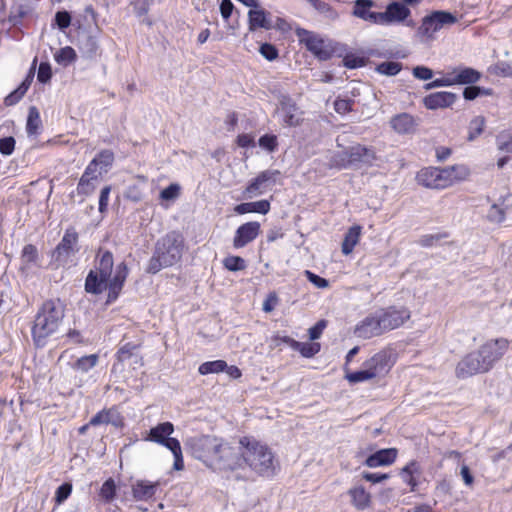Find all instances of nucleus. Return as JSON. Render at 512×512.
<instances>
[{
  "instance_id": "45",
  "label": "nucleus",
  "mask_w": 512,
  "mask_h": 512,
  "mask_svg": "<svg viewBox=\"0 0 512 512\" xmlns=\"http://www.w3.org/2000/svg\"><path fill=\"white\" fill-rule=\"evenodd\" d=\"M348 152L347 150L341 151L331 158V165L336 168H346L351 165V160L347 156Z\"/></svg>"
},
{
  "instance_id": "14",
  "label": "nucleus",
  "mask_w": 512,
  "mask_h": 512,
  "mask_svg": "<svg viewBox=\"0 0 512 512\" xmlns=\"http://www.w3.org/2000/svg\"><path fill=\"white\" fill-rule=\"evenodd\" d=\"M302 37L307 49L312 52L320 60H328L332 56V49L316 34L303 30L302 33L298 32Z\"/></svg>"
},
{
  "instance_id": "26",
  "label": "nucleus",
  "mask_w": 512,
  "mask_h": 512,
  "mask_svg": "<svg viewBox=\"0 0 512 512\" xmlns=\"http://www.w3.org/2000/svg\"><path fill=\"white\" fill-rule=\"evenodd\" d=\"M158 489V482L138 480L132 486L133 497L138 501H147L154 497Z\"/></svg>"
},
{
  "instance_id": "48",
  "label": "nucleus",
  "mask_w": 512,
  "mask_h": 512,
  "mask_svg": "<svg viewBox=\"0 0 512 512\" xmlns=\"http://www.w3.org/2000/svg\"><path fill=\"white\" fill-rule=\"evenodd\" d=\"M278 145L277 137L275 135L265 134L259 139V146L269 152L276 150Z\"/></svg>"
},
{
  "instance_id": "42",
  "label": "nucleus",
  "mask_w": 512,
  "mask_h": 512,
  "mask_svg": "<svg viewBox=\"0 0 512 512\" xmlns=\"http://www.w3.org/2000/svg\"><path fill=\"white\" fill-rule=\"evenodd\" d=\"M116 495V485L112 478L107 479L101 486L100 497L106 502H110Z\"/></svg>"
},
{
  "instance_id": "34",
  "label": "nucleus",
  "mask_w": 512,
  "mask_h": 512,
  "mask_svg": "<svg viewBox=\"0 0 512 512\" xmlns=\"http://www.w3.org/2000/svg\"><path fill=\"white\" fill-rule=\"evenodd\" d=\"M420 472V466L416 461H411L402 468L401 474L403 479L410 486L412 492L416 490L418 485L415 475H419Z\"/></svg>"
},
{
  "instance_id": "36",
  "label": "nucleus",
  "mask_w": 512,
  "mask_h": 512,
  "mask_svg": "<svg viewBox=\"0 0 512 512\" xmlns=\"http://www.w3.org/2000/svg\"><path fill=\"white\" fill-rule=\"evenodd\" d=\"M226 368L227 363L224 360H214L202 363L198 368V372L201 375H208L223 372Z\"/></svg>"
},
{
  "instance_id": "9",
  "label": "nucleus",
  "mask_w": 512,
  "mask_h": 512,
  "mask_svg": "<svg viewBox=\"0 0 512 512\" xmlns=\"http://www.w3.org/2000/svg\"><path fill=\"white\" fill-rule=\"evenodd\" d=\"M377 312L385 333L401 327L411 317L410 310L406 307L390 306Z\"/></svg>"
},
{
  "instance_id": "60",
  "label": "nucleus",
  "mask_w": 512,
  "mask_h": 512,
  "mask_svg": "<svg viewBox=\"0 0 512 512\" xmlns=\"http://www.w3.org/2000/svg\"><path fill=\"white\" fill-rule=\"evenodd\" d=\"M412 73L414 77L420 80H430L433 77V71L425 66H416Z\"/></svg>"
},
{
  "instance_id": "52",
  "label": "nucleus",
  "mask_w": 512,
  "mask_h": 512,
  "mask_svg": "<svg viewBox=\"0 0 512 512\" xmlns=\"http://www.w3.org/2000/svg\"><path fill=\"white\" fill-rule=\"evenodd\" d=\"M498 149L503 152L512 153V135L500 134L497 136Z\"/></svg>"
},
{
  "instance_id": "32",
  "label": "nucleus",
  "mask_w": 512,
  "mask_h": 512,
  "mask_svg": "<svg viewBox=\"0 0 512 512\" xmlns=\"http://www.w3.org/2000/svg\"><path fill=\"white\" fill-rule=\"evenodd\" d=\"M391 126L396 132L405 134L413 131L415 123L411 115L403 113L391 119Z\"/></svg>"
},
{
  "instance_id": "49",
  "label": "nucleus",
  "mask_w": 512,
  "mask_h": 512,
  "mask_svg": "<svg viewBox=\"0 0 512 512\" xmlns=\"http://www.w3.org/2000/svg\"><path fill=\"white\" fill-rule=\"evenodd\" d=\"M452 86L448 70L443 73L441 78H437L432 82L426 84L425 89L430 90L437 87H450Z\"/></svg>"
},
{
  "instance_id": "37",
  "label": "nucleus",
  "mask_w": 512,
  "mask_h": 512,
  "mask_svg": "<svg viewBox=\"0 0 512 512\" xmlns=\"http://www.w3.org/2000/svg\"><path fill=\"white\" fill-rule=\"evenodd\" d=\"M55 61L62 65V66H68L72 62H74L77 58L75 50L70 47L66 46L64 48H61L58 50L54 55Z\"/></svg>"
},
{
  "instance_id": "22",
  "label": "nucleus",
  "mask_w": 512,
  "mask_h": 512,
  "mask_svg": "<svg viewBox=\"0 0 512 512\" xmlns=\"http://www.w3.org/2000/svg\"><path fill=\"white\" fill-rule=\"evenodd\" d=\"M92 426L111 424L116 428L124 425L123 417L116 408L103 409L90 419Z\"/></svg>"
},
{
  "instance_id": "53",
  "label": "nucleus",
  "mask_w": 512,
  "mask_h": 512,
  "mask_svg": "<svg viewBox=\"0 0 512 512\" xmlns=\"http://www.w3.org/2000/svg\"><path fill=\"white\" fill-rule=\"evenodd\" d=\"M354 101L351 99H337L334 102V109L339 114H346L352 110Z\"/></svg>"
},
{
  "instance_id": "30",
  "label": "nucleus",
  "mask_w": 512,
  "mask_h": 512,
  "mask_svg": "<svg viewBox=\"0 0 512 512\" xmlns=\"http://www.w3.org/2000/svg\"><path fill=\"white\" fill-rule=\"evenodd\" d=\"M234 211L239 215L247 213H260L265 215L270 211V203L268 200L241 203L235 206Z\"/></svg>"
},
{
  "instance_id": "54",
  "label": "nucleus",
  "mask_w": 512,
  "mask_h": 512,
  "mask_svg": "<svg viewBox=\"0 0 512 512\" xmlns=\"http://www.w3.org/2000/svg\"><path fill=\"white\" fill-rule=\"evenodd\" d=\"M55 23L60 30H64L70 26L71 16L67 11H58L55 15Z\"/></svg>"
},
{
  "instance_id": "16",
  "label": "nucleus",
  "mask_w": 512,
  "mask_h": 512,
  "mask_svg": "<svg viewBox=\"0 0 512 512\" xmlns=\"http://www.w3.org/2000/svg\"><path fill=\"white\" fill-rule=\"evenodd\" d=\"M260 233V223L256 221L247 222L239 226L233 238V246L236 249L243 248L254 241Z\"/></svg>"
},
{
  "instance_id": "13",
  "label": "nucleus",
  "mask_w": 512,
  "mask_h": 512,
  "mask_svg": "<svg viewBox=\"0 0 512 512\" xmlns=\"http://www.w3.org/2000/svg\"><path fill=\"white\" fill-rule=\"evenodd\" d=\"M373 379L385 376L392 367L391 357L387 351H379L362 364Z\"/></svg>"
},
{
  "instance_id": "46",
  "label": "nucleus",
  "mask_w": 512,
  "mask_h": 512,
  "mask_svg": "<svg viewBox=\"0 0 512 512\" xmlns=\"http://www.w3.org/2000/svg\"><path fill=\"white\" fill-rule=\"evenodd\" d=\"M344 66L349 69L363 67L366 63L365 58L353 53L347 54L343 59Z\"/></svg>"
},
{
  "instance_id": "27",
  "label": "nucleus",
  "mask_w": 512,
  "mask_h": 512,
  "mask_svg": "<svg viewBox=\"0 0 512 512\" xmlns=\"http://www.w3.org/2000/svg\"><path fill=\"white\" fill-rule=\"evenodd\" d=\"M99 174L91 171V168L85 169L84 173L79 179L77 185V193L79 195L88 196L91 195L96 189L95 182L98 180Z\"/></svg>"
},
{
  "instance_id": "28",
  "label": "nucleus",
  "mask_w": 512,
  "mask_h": 512,
  "mask_svg": "<svg viewBox=\"0 0 512 512\" xmlns=\"http://www.w3.org/2000/svg\"><path fill=\"white\" fill-rule=\"evenodd\" d=\"M20 260V269L22 271H28L34 267H38L40 258L37 248L32 244L25 245L22 249Z\"/></svg>"
},
{
  "instance_id": "33",
  "label": "nucleus",
  "mask_w": 512,
  "mask_h": 512,
  "mask_svg": "<svg viewBox=\"0 0 512 512\" xmlns=\"http://www.w3.org/2000/svg\"><path fill=\"white\" fill-rule=\"evenodd\" d=\"M138 345L133 343H126L122 345L117 352V359L120 362H125L129 359H134V363L143 365L142 357L136 353Z\"/></svg>"
},
{
  "instance_id": "44",
  "label": "nucleus",
  "mask_w": 512,
  "mask_h": 512,
  "mask_svg": "<svg viewBox=\"0 0 512 512\" xmlns=\"http://www.w3.org/2000/svg\"><path fill=\"white\" fill-rule=\"evenodd\" d=\"M372 374H370L365 368L364 366L362 365L360 370L358 371H355V372H351V373H348L346 375V379L348 380L349 383L351 384H356V383H360V382H366V381H369V380H372Z\"/></svg>"
},
{
  "instance_id": "11",
  "label": "nucleus",
  "mask_w": 512,
  "mask_h": 512,
  "mask_svg": "<svg viewBox=\"0 0 512 512\" xmlns=\"http://www.w3.org/2000/svg\"><path fill=\"white\" fill-rule=\"evenodd\" d=\"M384 333L378 312L366 316L354 329L355 336L362 339H371Z\"/></svg>"
},
{
  "instance_id": "10",
  "label": "nucleus",
  "mask_w": 512,
  "mask_h": 512,
  "mask_svg": "<svg viewBox=\"0 0 512 512\" xmlns=\"http://www.w3.org/2000/svg\"><path fill=\"white\" fill-rule=\"evenodd\" d=\"M279 170H264L254 178L246 187L244 198H253L262 194L265 188L270 184H275L280 176Z\"/></svg>"
},
{
  "instance_id": "3",
  "label": "nucleus",
  "mask_w": 512,
  "mask_h": 512,
  "mask_svg": "<svg viewBox=\"0 0 512 512\" xmlns=\"http://www.w3.org/2000/svg\"><path fill=\"white\" fill-rule=\"evenodd\" d=\"M509 348L505 338L492 339L485 342L477 351L467 354L456 366L455 374L465 379L478 373L489 371Z\"/></svg>"
},
{
  "instance_id": "6",
  "label": "nucleus",
  "mask_w": 512,
  "mask_h": 512,
  "mask_svg": "<svg viewBox=\"0 0 512 512\" xmlns=\"http://www.w3.org/2000/svg\"><path fill=\"white\" fill-rule=\"evenodd\" d=\"M469 175L467 166L457 164L445 168H423L417 173L416 180L425 188L442 190L464 181Z\"/></svg>"
},
{
  "instance_id": "61",
  "label": "nucleus",
  "mask_w": 512,
  "mask_h": 512,
  "mask_svg": "<svg viewBox=\"0 0 512 512\" xmlns=\"http://www.w3.org/2000/svg\"><path fill=\"white\" fill-rule=\"evenodd\" d=\"M482 93L488 94V92H485L484 89H482L478 86H473V84H472L464 89L463 97L466 100H474Z\"/></svg>"
},
{
  "instance_id": "21",
  "label": "nucleus",
  "mask_w": 512,
  "mask_h": 512,
  "mask_svg": "<svg viewBox=\"0 0 512 512\" xmlns=\"http://www.w3.org/2000/svg\"><path fill=\"white\" fill-rule=\"evenodd\" d=\"M248 26L250 31H256L257 29L270 30L273 25L270 19V13L262 8H253L248 12Z\"/></svg>"
},
{
  "instance_id": "24",
  "label": "nucleus",
  "mask_w": 512,
  "mask_h": 512,
  "mask_svg": "<svg viewBox=\"0 0 512 512\" xmlns=\"http://www.w3.org/2000/svg\"><path fill=\"white\" fill-rule=\"evenodd\" d=\"M347 494L350 497L352 506L357 510L362 511L370 507L372 502L371 494L362 485L351 487Z\"/></svg>"
},
{
  "instance_id": "40",
  "label": "nucleus",
  "mask_w": 512,
  "mask_h": 512,
  "mask_svg": "<svg viewBox=\"0 0 512 512\" xmlns=\"http://www.w3.org/2000/svg\"><path fill=\"white\" fill-rule=\"evenodd\" d=\"M41 124V119L38 110L35 107H31L28 114L26 131L29 135L37 133Z\"/></svg>"
},
{
  "instance_id": "63",
  "label": "nucleus",
  "mask_w": 512,
  "mask_h": 512,
  "mask_svg": "<svg viewBox=\"0 0 512 512\" xmlns=\"http://www.w3.org/2000/svg\"><path fill=\"white\" fill-rule=\"evenodd\" d=\"M496 74L503 77H512V62H499L495 66Z\"/></svg>"
},
{
  "instance_id": "23",
  "label": "nucleus",
  "mask_w": 512,
  "mask_h": 512,
  "mask_svg": "<svg viewBox=\"0 0 512 512\" xmlns=\"http://www.w3.org/2000/svg\"><path fill=\"white\" fill-rule=\"evenodd\" d=\"M114 153L109 149L101 150L87 165V168H91V171L99 174V177L103 173H107L112 167L114 162Z\"/></svg>"
},
{
  "instance_id": "62",
  "label": "nucleus",
  "mask_w": 512,
  "mask_h": 512,
  "mask_svg": "<svg viewBox=\"0 0 512 512\" xmlns=\"http://www.w3.org/2000/svg\"><path fill=\"white\" fill-rule=\"evenodd\" d=\"M325 327H326V321L325 320L318 321L313 327H311L308 330L309 338L311 340L319 339L320 336L322 335Z\"/></svg>"
},
{
  "instance_id": "59",
  "label": "nucleus",
  "mask_w": 512,
  "mask_h": 512,
  "mask_svg": "<svg viewBox=\"0 0 512 512\" xmlns=\"http://www.w3.org/2000/svg\"><path fill=\"white\" fill-rule=\"evenodd\" d=\"M305 276L307 277V279L312 283L314 284L317 288H327L329 286V282L328 280H326L325 278H322L316 274H314L313 272L309 271V270H305Z\"/></svg>"
},
{
  "instance_id": "58",
  "label": "nucleus",
  "mask_w": 512,
  "mask_h": 512,
  "mask_svg": "<svg viewBox=\"0 0 512 512\" xmlns=\"http://www.w3.org/2000/svg\"><path fill=\"white\" fill-rule=\"evenodd\" d=\"M15 148V139L13 137H5L0 139V152L5 156L13 153Z\"/></svg>"
},
{
  "instance_id": "29",
  "label": "nucleus",
  "mask_w": 512,
  "mask_h": 512,
  "mask_svg": "<svg viewBox=\"0 0 512 512\" xmlns=\"http://www.w3.org/2000/svg\"><path fill=\"white\" fill-rule=\"evenodd\" d=\"M361 233L362 227L360 225H353L348 229L341 245L344 255H349L353 252L355 246L359 243Z\"/></svg>"
},
{
  "instance_id": "31",
  "label": "nucleus",
  "mask_w": 512,
  "mask_h": 512,
  "mask_svg": "<svg viewBox=\"0 0 512 512\" xmlns=\"http://www.w3.org/2000/svg\"><path fill=\"white\" fill-rule=\"evenodd\" d=\"M348 152V157L351 160V165L363 162V163H370L372 160L375 159L374 152L371 149H368L361 145H356L351 147Z\"/></svg>"
},
{
  "instance_id": "5",
  "label": "nucleus",
  "mask_w": 512,
  "mask_h": 512,
  "mask_svg": "<svg viewBox=\"0 0 512 512\" xmlns=\"http://www.w3.org/2000/svg\"><path fill=\"white\" fill-rule=\"evenodd\" d=\"M184 247V238L177 231H171L159 238L155 243L153 255L148 261L146 272L156 274L161 269L178 263L182 258Z\"/></svg>"
},
{
  "instance_id": "7",
  "label": "nucleus",
  "mask_w": 512,
  "mask_h": 512,
  "mask_svg": "<svg viewBox=\"0 0 512 512\" xmlns=\"http://www.w3.org/2000/svg\"><path fill=\"white\" fill-rule=\"evenodd\" d=\"M456 22L457 17L451 12L436 10L422 19L418 34L427 40H433L437 32L454 25Z\"/></svg>"
},
{
  "instance_id": "2",
  "label": "nucleus",
  "mask_w": 512,
  "mask_h": 512,
  "mask_svg": "<svg viewBox=\"0 0 512 512\" xmlns=\"http://www.w3.org/2000/svg\"><path fill=\"white\" fill-rule=\"evenodd\" d=\"M113 255L110 251L100 252L96 258L95 268L90 270L85 280V291L99 295L108 289L107 302L115 301L128 276L125 262L119 263L113 271Z\"/></svg>"
},
{
  "instance_id": "19",
  "label": "nucleus",
  "mask_w": 512,
  "mask_h": 512,
  "mask_svg": "<svg viewBox=\"0 0 512 512\" xmlns=\"http://www.w3.org/2000/svg\"><path fill=\"white\" fill-rule=\"evenodd\" d=\"M457 95L448 91L431 93L424 97L423 103L427 109L436 110L439 108H447L454 104Z\"/></svg>"
},
{
  "instance_id": "38",
  "label": "nucleus",
  "mask_w": 512,
  "mask_h": 512,
  "mask_svg": "<svg viewBox=\"0 0 512 512\" xmlns=\"http://www.w3.org/2000/svg\"><path fill=\"white\" fill-rule=\"evenodd\" d=\"M376 72L386 76H395L402 70V63L396 61L382 62L375 68Z\"/></svg>"
},
{
  "instance_id": "1",
  "label": "nucleus",
  "mask_w": 512,
  "mask_h": 512,
  "mask_svg": "<svg viewBox=\"0 0 512 512\" xmlns=\"http://www.w3.org/2000/svg\"><path fill=\"white\" fill-rule=\"evenodd\" d=\"M194 458L219 471H237L248 467L262 477L275 474L277 462L272 450L254 438L243 437L238 447L214 436L190 438L187 442Z\"/></svg>"
},
{
  "instance_id": "25",
  "label": "nucleus",
  "mask_w": 512,
  "mask_h": 512,
  "mask_svg": "<svg viewBox=\"0 0 512 512\" xmlns=\"http://www.w3.org/2000/svg\"><path fill=\"white\" fill-rule=\"evenodd\" d=\"M397 457V449L395 448H388V449H382L374 454L370 455L366 461L365 464L370 468H376L379 466H385L392 464Z\"/></svg>"
},
{
  "instance_id": "43",
  "label": "nucleus",
  "mask_w": 512,
  "mask_h": 512,
  "mask_svg": "<svg viewBox=\"0 0 512 512\" xmlns=\"http://www.w3.org/2000/svg\"><path fill=\"white\" fill-rule=\"evenodd\" d=\"M172 447L169 450L172 452L174 456L173 469L176 471H181L184 469V460L180 442H171Z\"/></svg>"
},
{
  "instance_id": "20",
  "label": "nucleus",
  "mask_w": 512,
  "mask_h": 512,
  "mask_svg": "<svg viewBox=\"0 0 512 512\" xmlns=\"http://www.w3.org/2000/svg\"><path fill=\"white\" fill-rule=\"evenodd\" d=\"M375 6L373 0H356L354 3L352 15L372 24H379V13L373 12L371 8Z\"/></svg>"
},
{
  "instance_id": "35",
  "label": "nucleus",
  "mask_w": 512,
  "mask_h": 512,
  "mask_svg": "<svg viewBox=\"0 0 512 512\" xmlns=\"http://www.w3.org/2000/svg\"><path fill=\"white\" fill-rule=\"evenodd\" d=\"M485 123L486 121L483 116H476L470 121L468 126V141H474L483 133Z\"/></svg>"
},
{
  "instance_id": "51",
  "label": "nucleus",
  "mask_w": 512,
  "mask_h": 512,
  "mask_svg": "<svg viewBox=\"0 0 512 512\" xmlns=\"http://www.w3.org/2000/svg\"><path fill=\"white\" fill-rule=\"evenodd\" d=\"M72 485L69 483H64L59 486L55 493V501L58 504L63 503L71 494Z\"/></svg>"
},
{
  "instance_id": "8",
  "label": "nucleus",
  "mask_w": 512,
  "mask_h": 512,
  "mask_svg": "<svg viewBox=\"0 0 512 512\" xmlns=\"http://www.w3.org/2000/svg\"><path fill=\"white\" fill-rule=\"evenodd\" d=\"M78 233L74 228L66 229L61 241L53 251L52 257L59 266H65L71 262L72 257L78 252Z\"/></svg>"
},
{
  "instance_id": "64",
  "label": "nucleus",
  "mask_w": 512,
  "mask_h": 512,
  "mask_svg": "<svg viewBox=\"0 0 512 512\" xmlns=\"http://www.w3.org/2000/svg\"><path fill=\"white\" fill-rule=\"evenodd\" d=\"M363 479H365L368 482L371 483H380L389 478L388 474L385 473H371V472H363L362 473Z\"/></svg>"
},
{
  "instance_id": "55",
  "label": "nucleus",
  "mask_w": 512,
  "mask_h": 512,
  "mask_svg": "<svg viewBox=\"0 0 512 512\" xmlns=\"http://www.w3.org/2000/svg\"><path fill=\"white\" fill-rule=\"evenodd\" d=\"M487 218L491 222L500 223L505 219V212L502 208H500L498 205H492L488 214Z\"/></svg>"
},
{
  "instance_id": "18",
  "label": "nucleus",
  "mask_w": 512,
  "mask_h": 512,
  "mask_svg": "<svg viewBox=\"0 0 512 512\" xmlns=\"http://www.w3.org/2000/svg\"><path fill=\"white\" fill-rule=\"evenodd\" d=\"M277 113L281 121L287 126H297L300 123L298 108L290 98L284 97L281 100Z\"/></svg>"
},
{
  "instance_id": "17",
  "label": "nucleus",
  "mask_w": 512,
  "mask_h": 512,
  "mask_svg": "<svg viewBox=\"0 0 512 512\" xmlns=\"http://www.w3.org/2000/svg\"><path fill=\"white\" fill-rule=\"evenodd\" d=\"M451 84L454 85H472L481 79V73L471 67L457 66L448 70Z\"/></svg>"
},
{
  "instance_id": "41",
  "label": "nucleus",
  "mask_w": 512,
  "mask_h": 512,
  "mask_svg": "<svg viewBox=\"0 0 512 512\" xmlns=\"http://www.w3.org/2000/svg\"><path fill=\"white\" fill-rule=\"evenodd\" d=\"M97 362L98 355L91 354L79 358L73 367L74 369L79 370L81 372H88L89 370L96 366Z\"/></svg>"
},
{
  "instance_id": "12",
  "label": "nucleus",
  "mask_w": 512,
  "mask_h": 512,
  "mask_svg": "<svg viewBox=\"0 0 512 512\" xmlns=\"http://www.w3.org/2000/svg\"><path fill=\"white\" fill-rule=\"evenodd\" d=\"M411 15L410 9L400 2H391L384 12L379 13V24L388 26L405 22Z\"/></svg>"
},
{
  "instance_id": "47",
  "label": "nucleus",
  "mask_w": 512,
  "mask_h": 512,
  "mask_svg": "<svg viewBox=\"0 0 512 512\" xmlns=\"http://www.w3.org/2000/svg\"><path fill=\"white\" fill-rule=\"evenodd\" d=\"M320 351L319 343H309V342H301L300 349L298 352L303 357L311 358L316 355Z\"/></svg>"
},
{
  "instance_id": "15",
  "label": "nucleus",
  "mask_w": 512,
  "mask_h": 512,
  "mask_svg": "<svg viewBox=\"0 0 512 512\" xmlns=\"http://www.w3.org/2000/svg\"><path fill=\"white\" fill-rule=\"evenodd\" d=\"M174 432V425L171 422L159 423L151 428L148 436L145 438L147 441L160 444L167 449L172 447L171 442H179L176 438L170 437Z\"/></svg>"
},
{
  "instance_id": "57",
  "label": "nucleus",
  "mask_w": 512,
  "mask_h": 512,
  "mask_svg": "<svg viewBox=\"0 0 512 512\" xmlns=\"http://www.w3.org/2000/svg\"><path fill=\"white\" fill-rule=\"evenodd\" d=\"M52 77L51 67L48 63L42 62L39 65L37 79L41 83H47Z\"/></svg>"
},
{
  "instance_id": "50",
  "label": "nucleus",
  "mask_w": 512,
  "mask_h": 512,
  "mask_svg": "<svg viewBox=\"0 0 512 512\" xmlns=\"http://www.w3.org/2000/svg\"><path fill=\"white\" fill-rule=\"evenodd\" d=\"M260 54L267 60L273 61L278 57V50L276 47L269 43H264L260 46Z\"/></svg>"
},
{
  "instance_id": "56",
  "label": "nucleus",
  "mask_w": 512,
  "mask_h": 512,
  "mask_svg": "<svg viewBox=\"0 0 512 512\" xmlns=\"http://www.w3.org/2000/svg\"><path fill=\"white\" fill-rule=\"evenodd\" d=\"M180 192V186L178 184H170L168 187L163 189L160 193V198L163 200L176 199Z\"/></svg>"
},
{
  "instance_id": "4",
  "label": "nucleus",
  "mask_w": 512,
  "mask_h": 512,
  "mask_svg": "<svg viewBox=\"0 0 512 512\" xmlns=\"http://www.w3.org/2000/svg\"><path fill=\"white\" fill-rule=\"evenodd\" d=\"M65 317V305L60 299H48L38 308L31 327L36 347L46 346L48 340L60 329Z\"/></svg>"
},
{
  "instance_id": "39",
  "label": "nucleus",
  "mask_w": 512,
  "mask_h": 512,
  "mask_svg": "<svg viewBox=\"0 0 512 512\" xmlns=\"http://www.w3.org/2000/svg\"><path fill=\"white\" fill-rule=\"evenodd\" d=\"M222 263L224 268L232 272L244 270L247 266L246 261L242 257L234 255L225 257Z\"/></svg>"
}]
</instances>
